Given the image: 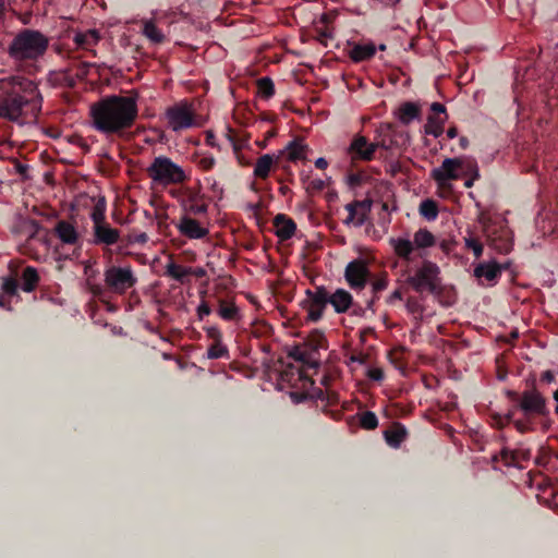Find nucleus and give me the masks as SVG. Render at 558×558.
<instances>
[{
	"instance_id": "43",
	"label": "nucleus",
	"mask_w": 558,
	"mask_h": 558,
	"mask_svg": "<svg viewBox=\"0 0 558 558\" xmlns=\"http://www.w3.org/2000/svg\"><path fill=\"white\" fill-rule=\"evenodd\" d=\"M405 307L411 314L422 317L423 306L415 298H409L407 300Z\"/></svg>"
},
{
	"instance_id": "5",
	"label": "nucleus",
	"mask_w": 558,
	"mask_h": 558,
	"mask_svg": "<svg viewBox=\"0 0 558 558\" xmlns=\"http://www.w3.org/2000/svg\"><path fill=\"white\" fill-rule=\"evenodd\" d=\"M407 282L418 293L424 291L439 293L441 290L439 267L435 263L425 260L415 274L407 279Z\"/></svg>"
},
{
	"instance_id": "50",
	"label": "nucleus",
	"mask_w": 558,
	"mask_h": 558,
	"mask_svg": "<svg viewBox=\"0 0 558 558\" xmlns=\"http://www.w3.org/2000/svg\"><path fill=\"white\" fill-rule=\"evenodd\" d=\"M196 162H197V166L202 170L208 171V170H210L214 167L215 158L214 157L205 156V157H201Z\"/></svg>"
},
{
	"instance_id": "1",
	"label": "nucleus",
	"mask_w": 558,
	"mask_h": 558,
	"mask_svg": "<svg viewBox=\"0 0 558 558\" xmlns=\"http://www.w3.org/2000/svg\"><path fill=\"white\" fill-rule=\"evenodd\" d=\"M138 92L106 96L89 107L90 126L106 136H122L138 117Z\"/></svg>"
},
{
	"instance_id": "51",
	"label": "nucleus",
	"mask_w": 558,
	"mask_h": 558,
	"mask_svg": "<svg viewBox=\"0 0 558 558\" xmlns=\"http://www.w3.org/2000/svg\"><path fill=\"white\" fill-rule=\"evenodd\" d=\"M392 144H393V141L391 138H386V137H383L378 141L374 142L375 150L377 148H383V149L388 150L391 148Z\"/></svg>"
},
{
	"instance_id": "48",
	"label": "nucleus",
	"mask_w": 558,
	"mask_h": 558,
	"mask_svg": "<svg viewBox=\"0 0 558 558\" xmlns=\"http://www.w3.org/2000/svg\"><path fill=\"white\" fill-rule=\"evenodd\" d=\"M291 357H293L295 361H300V362H303V363H306V364H310V365H313L311 362H310V359H308V353L300 348H294L290 354H289Z\"/></svg>"
},
{
	"instance_id": "28",
	"label": "nucleus",
	"mask_w": 558,
	"mask_h": 558,
	"mask_svg": "<svg viewBox=\"0 0 558 558\" xmlns=\"http://www.w3.org/2000/svg\"><path fill=\"white\" fill-rule=\"evenodd\" d=\"M275 162L274 156L266 154L260 156L254 167V175L258 179H266L269 175L270 169Z\"/></svg>"
},
{
	"instance_id": "57",
	"label": "nucleus",
	"mask_w": 558,
	"mask_h": 558,
	"mask_svg": "<svg viewBox=\"0 0 558 558\" xmlns=\"http://www.w3.org/2000/svg\"><path fill=\"white\" fill-rule=\"evenodd\" d=\"M207 335H208V337H209L210 339H214V340H215V342H217V341H221V333H220L219 329H218V328H216V327H210V328H208V329H207Z\"/></svg>"
},
{
	"instance_id": "39",
	"label": "nucleus",
	"mask_w": 558,
	"mask_h": 558,
	"mask_svg": "<svg viewBox=\"0 0 558 558\" xmlns=\"http://www.w3.org/2000/svg\"><path fill=\"white\" fill-rule=\"evenodd\" d=\"M360 426L366 430H373L378 426V420L374 412L365 411L359 414Z\"/></svg>"
},
{
	"instance_id": "14",
	"label": "nucleus",
	"mask_w": 558,
	"mask_h": 558,
	"mask_svg": "<svg viewBox=\"0 0 558 558\" xmlns=\"http://www.w3.org/2000/svg\"><path fill=\"white\" fill-rule=\"evenodd\" d=\"M348 154L353 160L369 161L374 158L375 145L369 143L365 136L355 135L348 147Z\"/></svg>"
},
{
	"instance_id": "30",
	"label": "nucleus",
	"mask_w": 558,
	"mask_h": 558,
	"mask_svg": "<svg viewBox=\"0 0 558 558\" xmlns=\"http://www.w3.org/2000/svg\"><path fill=\"white\" fill-rule=\"evenodd\" d=\"M143 34L154 44H161L165 40L163 33L153 20L143 21Z\"/></svg>"
},
{
	"instance_id": "2",
	"label": "nucleus",
	"mask_w": 558,
	"mask_h": 558,
	"mask_svg": "<svg viewBox=\"0 0 558 558\" xmlns=\"http://www.w3.org/2000/svg\"><path fill=\"white\" fill-rule=\"evenodd\" d=\"M41 101L34 81L20 75L0 80V119L22 124L40 111Z\"/></svg>"
},
{
	"instance_id": "35",
	"label": "nucleus",
	"mask_w": 558,
	"mask_h": 558,
	"mask_svg": "<svg viewBox=\"0 0 558 558\" xmlns=\"http://www.w3.org/2000/svg\"><path fill=\"white\" fill-rule=\"evenodd\" d=\"M107 203L104 196H99L90 211V219L94 223L107 221L106 220Z\"/></svg>"
},
{
	"instance_id": "6",
	"label": "nucleus",
	"mask_w": 558,
	"mask_h": 558,
	"mask_svg": "<svg viewBox=\"0 0 558 558\" xmlns=\"http://www.w3.org/2000/svg\"><path fill=\"white\" fill-rule=\"evenodd\" d=\"M507 396L512 401L518 402L519 409L525 415H545L547 412L546 399L535 388L523 391L521 396L515 391L509 390Z\"/></svg>"
},
{
	"instance_id": "25",
	"label": "nucleus",
	"mask_w": 558,
	"mask_h": 558,
	"mask_svg": "<svg viewBox=\"0 0 558 558\" xmlns=\"http://www.w3.org/2000/svg\"><path fill=\"white\" fill-rule=\"evenodd\" d=\"M286 153L289 161L305 160L307 145L303 144L302 141L294 140L287 145Z\"/></svg>"
},
{
	"instance_id": "8",
	"label": "nucleus",
	"mask_w": 558,
	"mask_h": 558,
	"mask_svg": "<svg viewBox=\"0 0 558 558\" xmlns=\"http://www.w3.org/2000/svg\"><path fill=\"white\" fill-rule=\"evenodd\" d=\"M464 167V158H446L438 168H434L430 171V178L436 182L438 187H449L450 181L458 180L462 177Z\"/></svg>"
},
{
	"instance_id": "9",
	"label": "nucleus",
	"mask_w": 558,
	"mask_h": 558,
	"mask_svg": "<svg viewBox=\"0 0 558 558\" xmlns=\"http://www.w3.org/2000/svg\"><path fill=\"white\" fill-rule=\"evenodd\" d=\"M168 126L179 132L195 125V111L187 101H181L166 110Z\"/></svg>"
},
{
	"instance_id": "34",
	"label": "nucleus",
	"mask_w": 558,
	"mask_h": 558,
	"mask_svg": "<svg viewBox=\"0 0 558 558\" xmlns=\"http://www.w3.org/2000/svg\"><path fill=\"white\" fill-rule=\"evenodd\" d=\"M435 243V238L427 229H420L414 233L413 244L417 248L430 247Z\"/></svg>"
},
{
	"instance_id": "36",
	"label": "nucleus",
	"mask_w": 558,
	"mask_h": 558,
	"mask_svg": "<svg viewBox=\"0 0 558 558\" xmlns=\"http://www.w3.org/2000/svg\"><path fill=\"white\" fill-rule=\"evenodd\" d=\"M256 85L257 94L264 99H268L275 94V86L270 77L258 78Z\"/></svg>"
},
{
	"instance_id": "54",
	"label": "nucleus",
	"mask_w": 558,
	"mask_h": 558,
	"mask_svg": "<svg viewBox=\"0 0 558 558\" xmlns=\"http://www.w3.org/2000/svg\"><path fill=\"white\" fill-rule=\"evenodd\" d=\"M332 37V32L330 28L328 27H325L324 29H320L318 32V40L324 44L325 46L327 45V39L328 38H331Z\"/></svg>"
},
{
	"instance_id": "32",
	"label": "nucleus",
	"mask_w": 558,
	"mask_h": 558,
	"mask_svg": "<svg viewBox=\"0 0 558 558\" xmlns=\"http://www.w3.org/2000/svg\"><path fill=\"white\" fill-rule=\"evenodd\" d=\"M74 68L69 66L64 70H60L58 72H54L52 74L53 81L62 86L65 87H74L76 84L75 77H74Z\"/></svg>"
},
{
	"instance_id": "58",
	"label": "nucleus",
	"mask_w": 558,
	"mask_h": 558,
	"mask_svg": "<svg viewBox=\"0 0 558 558\" xmlns=\"http://www.w3.org/2000/svg\"><path fill=\"white\" fill-rule=\"evenodd\" d=\"M190 276H194L196 278H203L206 276V270L202 267H190Z\"/></svg>"
},
{
	"instance_id": "47",
	"label": "nucleus",
	"mask_w": 558,
	"mask_h": 558,
	"mask_svg": "<svg viewBox=\"0 0 558 558\" xmlns=\"http://www.w3.org/2000/svg\"><path fill=\"white\" fill-rule=\"evenodd\" d=\"M147 241H148V235L145 232H141V233L132 232V233H129L126 236L128 244H134V243L145 244Z\"/></svg>"
},
{
	"instance_id": "60",
	"label": "nucleus",
	"mask_w": 558,
	"mask_h": 558,
	"mask_svg": "<svg viewBox=\"0 0 558 558\" xmlns=\"http://www.w3.org/2000/svg\"><path fill=\"white\" fill-rule=\"evenodd\" d=\"M478 177H480L478 169H477L476 165H474L473 177L468 179V180H465L464 185L466 187H471L473 185V183H474V180L477 179Z\"/></svg>"
},
{
	"instance_id": "61",
	"label": "nucleus",
	"mask_w": 558,
	"mask_h": 558,
	"mask_svg": "<svg viewBox=\"0 0 558 558\" xmlns=\"http://www.w3.org/2000/svg\"><path fill=\"white\" fill-rule=\"evenodd\" d=\"M542 380L547 383V384H550L555 380V375L551 371H545L543 374H542Z\"/></svg>"
},
{
	"instance_id": "64",
	"label": "nucleus",
	"mask_w": 558,
	"mask_h": 558,
	"mask_svg": "<svg viewBox=\"0 0 558 558\" xmlns=\"http://www.w3.org/2000/svg\"><path fill=\"white\" fill-rule=\"evenodd\" d=\"M350 360H351L352 362H357V363H361V364H362V363H364V362H365V360H366V355H364V354H362V353H361V354H359V355H352V356L350 357Z\"/></svg>"
},
{
	"instance_id": "44",
	"label": "nucleus",
	"mask_w": 558,
	"mask_h": 558,
	"mask_svg": "<svg viewBox=\"0 0 558 558\" xmlns=\"http://www.w3.org/2000/svg\"><path fill=\"white\" fill-rule=\"evenodd\" d=\"M465 246L473 251L476 258L481 257L483 253V245L482 243L475 239V238H466L465 240Z\"/></svg>"
},
{
	"instance_id": "4",
	"label": "nucleus",
	"mask_w": 558,
	"mask_h": 558,
	"mask_svg": "<svg viewBox=\"0 0 558 558\" xmlns=\"http://www.w3.org/2000/svg\"><path fill=\"white\" fill-rule=\"evenodd\" d=\"M146 171L154 183L163 186L182 184L189 179L184 169L166 156L154 158Z\"/></svg>"
},
{
	"instance_id": "20",
	"label": "nucleus",
	"mask_w": 558,
	"mask_h": 558,
	"mask_svg": "<svg viewBox=\"0 0 558 558\" xmlns=\"http://www.w3.org/2000/svg\"><path fill=\"white\" fill-rule=\"evenodd\" d=\"M508 268V264H498L496 262L481 263L474 268L476 278H485L487 281H494L500 276L504 269Z\"/></svg>"
},
{
	"instance_id": "15",
	"label": "nucleus",
	"mask_w": 558,
	"mask_h": 558,
	"mask_svg": "<svg viewBox=\"0 0 558 558\" xmlns=\"http://www.w3.org/2000/svg\"><path fill=\"white\" fill-rule=\"evenodd\" d=\"M39 230L40 225L38 221L23 216L16 217L12 226V233L25 241L34 239Z\"/></svg>"
},
{
	"instance_id": "16",
	"label": "nucleus",
	"mask_w": 558,
	"mask_h": 558,
	"mask_svg": "<svg viewBox=\"0 0 558 558\" xmlns=\"http://www.w3.org/2000/svg\"><path fill=\"white\" fill-rule=\"evenodd\" d=\"M179 232L189 239H203L208 234V229L190 216H183L177 225Z\"/></svg>"
},
{
	"instance_id": "53",
	"label": "nucleus",
	"mask_w": 558,
	"mask_h": 558,
	"mask_svg": "<svg viewBox=\"0 0 558 558\" xmlns=\"http://www.w3.org/2000/svg\"><path fill=\"white\" fill-rule=\"evenodd\" d=\"M367 376L373 379V380H376V381H379L384 378V372L381 368H378V367H375V368H371L368 372H367Z\"/></svg>"
},
{
	"instance_id": "38",
	"label": "nucleus",
	"mask_w": 558,
	"mask_h": 558,
	"mask_svg": "<svg viewBox=\"0 0 558 558\" xmlns=\"http://www.w3.org/2000/svg\"><path fill=\"white\" fill-rule=\"evenodd\" d=\"M420 214L428 220L436 219L438 207L435 201L425 199L420 204Z\"/></svg>"
},
{
	"instance_id": "45",
	"label": "nucleus",
	"mask_w": 558,
	"mask_h": 558,
	"mask_svg": "<svg viewBox=\"0 0 558 558\" xmlns=\"http://www.w3.org/2000/svg\"><path fill=\"white\" fill-rule=\"evenodd\" d=\"M72 68H74V77H75V81L76 80H84L87 74H88V70H89V64L86 63V62H78L74 65H71Z\"/></svg>"
},
{
	"instance_id": "46",
	"label": "nucleus",
	"mask_w": 558,
	"mask_h": 558,
	"mask_svg": "<svg viewBox=\"0 0 558 558\" xmlns=\"http://www.w3.org/2000/svg\"><path fill=\"white\" fill-rule=\"evenodd\" d=\"M388 287V277L386 274L379 276L372 281V289L374 293L385 290Z\"/></svg>"
},
{
	"instance_id": "21",
	"label": "nucleus",
	"mask_w": 558,
	"mask_h": 558,
	"mask_svg": "<svg viewBox=\"0 0 558 558\" xmlns=\"http://www.w3.org/2000/svg\"><path fill=\"white\" fill-rule=\"evenodd\" d=\"M1 291L0 307L11 311V299L17 295V280L12 276L2 278Z\"/></svg>"
},
{
	"instance_id": "41",
	"label": "nucleus",
	"mask_w": 558,
	"mask_h": 558,
	"mask_svg": "<svg viewBox=\"0 0 558 558\" xmlns=\"http://www.w3.org/2000/svg\"><path fill=\"white\" fill-rule=\"evenodd\" d=\"M227 355L228 349L221 343V341L213 343L207 351V356L209 359H220Z\"/></svg>"
},
{
	"instance_id": "18",
	"label": "nucleus",
	"mask_w": 558,
	"mask_h": 558,
	"mask_svg": "<svg viewBox=\"0 0 558 558\" xmlns=\"http://www.w3.org/2000/svg\"><path fill=\"white\" fill-rule=\"evenodd\" d=\"M54 234L61 243L68 245H75L78 243L80 234L73 222L68 220H60L54 227Z\"/></svg>"
},
{
	"instance_id": "27",
	"label": "nucleus",
	"mask_w": 558,
	"mask_h": 558,
	"mask_svg": "<svg viewBox=\"0 0 558 558\" xmlns=\"http://www.w3.org/2000/svg\"><path fill=\"white\" fill-rule=\"evenodd\" d=\"M99 39L100 35L96 29H89L85 33H76L73 38L76 46L83 49H88L89 47L95 46Z\"/></svg>"
},
{
	"instance_id": "17",
	"label": "nucleus",
	"mask_w": 558,
	"mask_h": 558,
	"mask_svg": "<svg viewBox=\"0 0 558 558\" xmlns=\"http://www.w3.org/2000/svg\"><path fill=\"white\" fill-rule=\"evenodd\" d=\"M328 303L331 304L335 312L338 314L347 313L354 306L353 296L351 293L342 288L337 289L333 293L329 294L327 291Z\"/></svg>"
},
{
	"instance_id": "23",
	"label": "nucleus",
	"mask_w": 558,
	"mask_h": 558,
	"mask_svg": "<svg viewBox=\"0 0 558 558\" xmlns=\"http://www.w3.org/2000/svg\"><path fill=\"white\" fill-rule=\"evenodd\" d=\"M376 52V47L374 44H365V45H355L349 52V57L354 62H362L365 60H369L374 57Z\"/></svg>"
},
{
	"instance_id": "22",
	"label": "nucleus",
	"mask_w": 558,
	"mask_h": 558,
	"mask_svg": "<svg viewBox=\"0 0 558 558\" xmlns=\"http://www.w3.org/2000/svg\"><path fill=\"white\" fill-rule=\"evenodd\" d=\"M387 444L393 448H398L407 437V429L400 423H393L384 432Z\"/></svg>"
},
{
	"instance_id": "3",
	"label": "nucleus",
	"mask_w": 558,
	"mask_h": 558,
	"mask_svg": "<svg viewBox=\"0 0 558 558\" xmlns=\"http://www.w3.org/2000/svg\"><path fill=\"white\" fill-rule=\"evenodd\" d=\"M49 39L39 31L23 29L11 41L9 56L17 61L36 60L45 54Z\"/></svg>"
},
{
	"instance_id": "49",
	"label": "nucleus",
	"mask_w": 558,
	"mask_h": 558,
	"mask_svg": "<svg viewBox=\"0 0 558 558\" xmlns=\"http://www.w3.org/2000/svg\"><path fill=\"white\" fill-rule=\"evenodd\" d=\"M326 186V183L324 180L322 179H314V180H311L307 185H306V191L308 193H316V192H320L325 189Z\"/></svg>"
},
{
	"instance_id": "52",
	"label": "nucleus",
	"mask_w": 558,
	"mask_h": 558,
	"mask_svg": "<svg viewBox=\"0 0 558 558\" xmlns=\"http://www.w3.org/2000/svg\"><path fill=\"white\" fill-rule=\"evenodd\" d=\"M211 313V310L207 302L203 301L197 307V315L199 319H203L205 316H208Z\"/></svg>"
},
{
	"instance_id": "37",
	"label": "nucleus",
	"mask_w": 558,
	"mask_h": 558,
	"mask_svg": "<svg viewBox=\"0 0 558 558\" xmlns=\"http://www.w3.org/2000/svg\"><path fill=\"white\" fill-rule=\"evenodd\" d=\"M208 210V205L204 202L198 201L197 197H190L185 205V211L189 215L201 216L205 215Z\"/></svg>"
},
{
	"instance_id": "33",
	"label": "nucleus",
	"mask_w": 558,
	"mask_h": 558,
	"mask_svg": "<svg viewBox=\"0 0 558 558\" xmlns=\"http://www.w3.org/2000/svg\"><path fill=\"white\" fill-rule=\"evenodd\" d=\"M218 314L225 320H236L240 318L238 306L223 300L219 302Z\"/></svg>"
},
{
	"instance_id": "42",
	"label": "nucleus",
	"mask_w": 558,
	"mask_h": 558,
	"mask_svg": "<svg viewBox=\"0 0 558 558\" xmlns=\"http://www.w3.org/2000/svg\"><path fill=\"white\" fill-rule=\"evenodd\" d=\"M494 461H502V463L506 465V466H511L515 463V452L511 451V450H508V449H502L499 453V456H495Z\"/></svg>"
},
{
	"instance_id": "19",
	"label": "nucleus",
	"mask_w": 558,
	"mask_h": 558,
	"mask_svg": "<svg viewBox=\"0 0 558 558\" xmlns=\"http://www.w3.org/2000/svg\"><path fill=\"white\" fill-rule=\"evenodd\" d=\"M275 233L280 241L291 239L296 230L295 222L283 214H279L274 218Z\"/></svg>"
},
{
	"instance_id": "59",
	"label": "nucleus",
	"mask_w": 558,
	"mask_h": 558,
	"mask_svg": "<svg viewBox=\"0 0 558 558\" xmlns=\"http://www.w3.org/2000/svg\"><path fill=\"white\" fill-rule=\"evenodd\" d=\"M206 144L211 147H217L216 136L213 131H206Z\"/></svg>"
},
{
	"instance_id": "62",
	"label": "nucleus",
	"mask_w": 558,
	"mask_h": 558,
	"mask_svg": "<svg viewBox=\"0 0 558 558\" xmlns=\"http://www.w3.org/2000/svg\"><path fill=\"white\" fill-rule=\"evenodd\" d=\"M430 110L436 113H445L446 112L445 106L440 102H433L430 106Z\"/></svg>"
},
{
	"instance_id": "26",
	"label": "nucleus",
	"mask_w": 558,
	"mask_h": 558,
	"mask_svg": "<svg viewBox=\"0 0 558 558\" xmlns=\"http://www.w3.org/2000/svg\"><path fill=\"white\" fill-rule=\"evenodd\" d=\"M421 113L420 107L414 102H404L400 106L398 111V119L403 124H409L414 119L418 118Z\"/></svg>"
},
{
	"instance_id": "10",
	"label": "nucleus",
	"mask_w": 558,
	"mask_h": 558,
	"mask_svg": "<svg viewBox=\"0 0 558 558\" xmlns=\"http://www.w3.org/2000/svg\"><path fill=\"white\" fill-rule=\"evenodd\" d=\"M369 276L368 262L364 258H355L344 268L345 282L354 291H362L366 287Z\"/></svg>"
},
{
	"instance_id": "55",
	"label": "nucleus",
	"mask_w": 558,
	"mask_h": 558,
	"mask_svg": "<svg viewBox=\"0 0 558 558\" xmlns=\"http://www.w3.org/2000/svg\"><path fill=\"white\" fill-rule=\"evenodd\" d=\"M14 168H15V171L20 175H22L23 179H27L28 178V175H27L28 167L26 165H23L20 161L14 160Z\"/></svg>"
},
{
	"instance_id": "56",
	"label": "nucleus",
	"mask_w": 558,
	"mask_h": 558,
	"mask_svg": "<svg viewBox=\"0 0 558 558\" xmlns=\"http://www.w3.org/2000/svg\"><path fill=\"white\" fill-rule=\"evenodd\" d=\"M402 291L400 289L395 290L387 299L388 304H393L396 301L402 300Z\"/></svg>"
},
{
	"instance_id": "7",
	"label": "nucleus",
	"mask_w": 558,
	"mask_h": 558,
	"mask_svg": "<svg viewBox=\"0 0 558 558\" xmlns=\"http://www.w3.org/2000/svg\"><path fill=\"white\" fill-rule=\"evenodd\" d=\"M137 282L132 268L112 266L105 271V283L110 291L116 294H124L129 289L133 288Z\"/></svg>"
},
{
	"instance_id": "40",
	"label": "nucleus",
	"mask_w": 558,
	"mask_h": 558,
	"mask_svg": "<svg viewBox=\"0 0 558 558\" xmlns=\"http://www.w3.org/2000/svg\"><path fill=\"white\" fill-rule=\"evenodd\" d=\"M444 123L445 120L436 119L434 117H429L427 124L425 126V132L427 134H432L435 137H438L444 132Z\"/></svg>"
},
{
	"instance_id": "29",
	"label": "nucleus",
	"mask_w": 558,
	"mask_h": 558,
	"mask_svg": "<svg viewBox=\"0 0 558 558\" xmlns=\"http://www.w3.org/2000/svg\"><path fill=\"white\" fill-rule=\"evenodd\" d=\"M165 272L168 277H171L181 283H185L187 282V277L190 276V267H184L175 264L174 262H170L166 265Z\"/></svg>"
},
{
	"instance_id": "12",
	"label": "nucleus",
	"mask_w": 558,
	"mask_h": 558,
	"mask_svg": "<svg viewBox=\"0 0 558 558\" xmlns=\"http://www.w3.org/2000/svg\"><path fill=\"white\" fill-rule=\"evenodd\" d=\"M120 231L110 226L108 221L93 225L92 243L95 245L111 246L119 242Z\"/></svg>"
},
{
	"instance_id": "31",
	"label": "nucleus",
	"mask_w": 558,
	"mask_h": 558,
	"mask_svg": "<svg viewBox=\"0 0 558 558\" xmlns=\"http://www.w3.org/2000/svg\"><path fill=\"white\" fill-rule=\"evenodd\" d=\"M391 244L393 246L395 253L404 259H409L411 253L414 250V244L408 239H392Z\"/></svg>"
},
{
	"instance_id": "63",
	"label": "nucleus",
	"mask_w": 558,
	"mask_h": 558,
	"mask_svg": "<svg viewBox=\"0 0 558 558\" xmlns=\"http://www.w3.org/2000/svg\"><path fill=\"white\" fill-rule=\"evenodd\" d=\"M315 166L318 168V169H326L327 166H328V162L325 158L323 157H319L316 159L315 161Z\"/></svg>"
},
{
	"instance_id": "24",
	"label": "nucleus",
	"mask_w": 558,
	"mask_h": 558,
	"mask_svg": "<svg viewBox=\"0 0 558 558\" xmlns=\"http://www.w3.org/2000/svg\"><path fill=\"white\" fill-rule=\"evenodd\" d=\"M22 290L25 292H33L39 282V275L37 269L32 266H27L22 271Z\"/></svg>"
},
{
	"instance_id": "13",
	"label": "nucleus",
	"mask_w": 558,
	"mask_h": 558,
	"mask_svg": "<svg viewBox=\"0 0 558 558\" xmlns=\"http://www.w3.org/2000/svg\"><path fill=\"white\" fill-rule=\"evenodd\" d=\"M372 208V199L353 201L345 205L349 215L344 220L345 225L361 227L367 219Z\"/></svg>"
},
{
	"instance_id": "11",
	"label": "nucleus",
	"mask_w": 558,
	"mask_h": 558,
	"mask_svg": "<svg viewBox=\"0 0 558 558\" xmlns=\"http://www.w3.org/2000/svg\"><path fill=\"white\" fill-rule=\"evenodd\" d=\"M328 304L327 289L324 286L316 287L314 290L306 291V299L303 301V307L306 310V319L317 322Z\"/></svg>"
}]
</instances>
